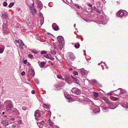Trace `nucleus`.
Segmentation results:
<instances>
[{"label": "nucleus", "instance_id": "obj_1", "mask_svg": "<svg viewBox=\"0 0 128 128\" xmlns=\"http://www.w3.org/2000/svg\"><path fill=\"white\" fill-rule=\"evenodd\" d=\"M7 25L4 23L2 25V31L3 33H4V35L5 34H9L10 32V31L7 27Z\"/></svg>", "mask_w": 128, "mask_h": 128}, {"label": "nucleus", "instance_id": "obj_2", "mask_svg": "<svg viewBox=\"0 0 128 128\" xmlns=\"http://www.w3.org/2000/svg\"><path fill=\"white\" fill-rule=\"evenodd\" d=\"M128 14V12L126 11L119 10L117 13L116 15L118 16L119 17H122L123 16H126Z\"/></svg>", "mask_w": 128, "mask_h": 128}, {"label": "nucleus", "instance_id": "obj_3", "mask_svg": "<svg viewBox=\"0 0 128 128\" xmlns=\"http://www.w3.org/2000/svg\"><path fill=\"white\" fill-rule=\"evenodd\" d=\"M34 116L36 119L37 121L40 119L41 114L38 110H36L35 112Z\"/></svg>", "mask_w": 128, "mask_h": 128}, {"label": "nucleus", "instance_id": "obj_4", "mask_svg": "<svg viewBox=\"0 0 128 128\" xmlns=\"http://www.w3.org/2000/svg\"><path fill=\"white\" fill-rule=\"evenodd\" d=\"M71 92L72 93H74L77 95L80 94L81 92L80 90L79 89L75 88H72Z\"/></svg>", "mask_w": 128, "mask_h": 128}, {"label": "nucleus", "instance_id": "obj_5", "mask_svg": "<svg viewBox=\"0 0 128 128\" xmlns=\"http://www.w3.org/2000/svg\"><path fill=\"white\" fill-rule=\"evenodd\" d=\"M68 58L72 60H74L76 58L74 54L71 52H68L67 54Z\"/></svg>", "mask_w": 128, "mask_h": 128}, {"label": "nucleus", "instance_id": "obj_6", "mask_svg": "<svg viewBox=\"0 0 128 128\" xmlns=\"http://www.w3.org/2000/svg\"><path fill=\"white\" fill-rule=\"evenodd\" d=\"M15 41L17 43L19 44V45L22 49H23L24 48L23 46H24V44L22 40H16Z\"/></svg>", "mask_w": 128, "mask_h": 128}, {"label": "nucleus", "instance_id": "obj_7", "mask_svg": "<svg viewBox=\"0 0 128 128\" xmlns=\"http://www.w3.org/2000/svg\"><path fill=\"white\" fill-rule=\"evenodd\" d=\"M93 111L94 113H97L100 112V110L99 107L98 106L93 107Z\"/></svg>", "mask_w": 128, "mask_h": 128}, {"label": "nucleus", "instance_id": "obj_8", "mask_svg": "<svg viewBox=\"0 0 128 128\" xmlns=\"http://www.w3.org/2000/svg\"><path fill=\"white\" fill-rule=\"evenodd\" d=\"M108 106L110 107V108L111 109H114L115 108L116 106L114 107V104L113 103H111L109 102L108 103Z\"/></svg>", "mask_w": 128, "mask_h": 128}, {"label": "nucleus", "instance_id": "obj_9", "mask_svg": "<svg viewBox=\"0 0 128 128\" xmlns=\"http://www.w3.org/2000/svg\"><path fill=\"white\" fill-rule=\"evenodd\" d=\"M57 40L58 42L61 43L62 41H64V39L62 36H59L57 37Z\"/></svg>", "mask_w": 128, "mask_h": 128}, {"label": "nucleus", "instance_id": "obj_10", "mask_svg": "<svg viewBox=\"0 0 128 128\" xmlns=\"http://www.w3.org/2000/svg\"><path fill=\"white\" fill-rule=\"evenodd\" d=\"M101 107L102 108L103 110L106 112H108L110 109L109 107H106L105 106H101Z\"/></svg>", "mask_w": 128, "mask_h": 128}, {"label": "nucleus", "instance_id": "obj_11", "mask_svg": "<svg viewBox=\"0 0 128 128\" xmlns=\"http://www.w3.org/2000/svg\"><path fill=\"white\" fill-rule=\"evenodd\" d=\"M12 106L13 105L12 103H10L8 104L6 106V110L7 111L10 110Z\"/></svg>", "mask_w": 128, "mask_h": 128}, {"label": "nucleus", "instance_id": "obj_12", "mask_svg": "<svg viewBox=\"0 0 128 128\" xmlns=\"http://www.w3.org/2000/svg\"><path fill=\"white\" fill-rule=\"evenodd\" d=\"M29 74L33 77L34 76L35 72L34 70L33 69H30L28 71Z\"/></svg>", "mask_w": 128, "mask_h": 128}, {"label": "nucleus", "instance_id": "obj_13", "mask_svg": "<svg viewBox=\"0 0 128 128\" xmlns=\"http://www.w3.org/2000/svg\"><path fill=\"white\" fill-rule=\"evenodd\" d=\"M52 27L53 29L55 30H58V27L55 23L52 24Z\"/></svg>", "mask_w": 128, "mask_h": 128}, {"label": "nucleus", "instance_id": "obj_14", "mask_svg": "<svg viewBox=\"0 0 128 128\" xmlns=\"http://www.w3.org/2000/svg\"><path fill=\"white\" fill-rule=\"evenodd\" d=\"M44 123V122L43 121L40 122L38 121L37 122V124L38 126L40 128H41L43 126V124Z\"/></svg>", "mask_w": 128, "mask_h": 128}, {"label": "nucleus", "instance_id": "obj_15", "mask_svg": "<svg viewBox=\"0 0 128 128\" xmlns=\"http://www.w3.org/2000/svg\"><path fill=\"white\" fill-rule=\"evenodd\" d=\"M4 126H6L8 125V120H6L2 121L1 122Z\"/></svg>", "mask_w": 128, "mask_h": 128}, {"label": "nucleus", "instance_id": "obj_16", "mask_svg": "<svg viewBox=\"0 0 128 128\" xmlns=\"http://www.w3.org/2000/svg\"><path fill=\"white\" fill-rule=\"evenodd\" d=\"M93 96L94 98V99L96 100H99L98 98V93L97 92H93Z\"/></svg>", "mask_w": 128, "mask_h": 128}, {"label": "nucleus", "instance_id": "obj_17", "mask_svg": "<svg viewBox=\"0 0 128 128\" xmlns=\"http://www.w3.org/2000/svg\"><path fill=\"white\" fill-rule=\"evenodd\" d=\"M2 17L4 18H7L8 17L7 12L5 11H4L2 12Z\"/></svg>", "mask_w": 128, "mask_h": 128}, {"label": "nucleus", "instance_id": "obj_18", "mask_svg": "<svg viewBox=\"0 0 128 128\" xmlns=\"http://www.w3.org/2000/svg\"><path fill=\"white\" fill-rule=\"evenodd\" d=\"M65 81L68 83L69 84H71V83H70L69 82L70 81V78L68 76H65Z\"/></svg>", "mask_w": 128, "mask_h": 128}, {"label": "nucleus", "instance_id": "obj_19", "mask_svg": "<svg viewBox=\"0 0 128 128\" xmlns=\"http://www.w3.org/2000/svg\"><path fill=\"white\" fill-rule=\"evenodd\" d=\"M72 78H73V80L74 81V82L78 84H80L79 81L76 78L73 77L72 76Z\"/></svg>", "mask_w": 128, "mask_h": 128}, {"label": "nucleus", "instance_id": "obj_20", "mask_svg": "<svg viewBox=\"0 0 128 128\" xmlns=\"http://www.w3.org/2000/svg\"><path fill=\"white\" fill-rule=\"evenodd\" d=\"M12 111L15 112L17 114H20L18 110L16 108H14L12 109Z\"/></svg>", "mask_w": 128, "mask_h": 128}, {"label": "nucleus", "instance_id": "obj_21", "mask_svg": "<svg viewBox=\"0 0 128 128\" xmlns=\"http://www.w3.org/2000/svg\"><path fill=\"white\" fill-rule=\"evenodd\" d=\"M103 100L105 101L106 103H108L109 102L108 99V98L104 96L103 98Z\"/></svg>", "mask_w": 128, "mask_h": 128}, {"label": "nucleus", "instance_id": "obj_22", "mask_svg": "<svg viewBox=\"0 0 128 128\" xmlns=\"http://www.w3.org/2000/svg\"><path fill=\"white\" fill-rule=\"evenodd\" d=\"M122 88H119L118 90H117L116 91L118 92V93L117 94H121L122 93Z\"/></svg>", "mask_w": 128, "mask_h": 128}, {"label": "nucleus", "instance_id": "obj_23", "mask_svg": "<svg viewBox=\"0 0 128 128\" xmlns=\"http://www.w3.org/2000/svg\"><path fill=\"white\" fill-rule=\"evenodd\" d=\"M48 123H49V125L53 127L54 126V124L53 123L51 120H49Z\"/></svg>", "mask_w": 128, "mask_h": 128}, {"label": "nucleus", "instance_id": "obj_24", "mask_svg": "<svg viewBox=\"0 0 128 128\" xmlns=\"http://www.w3.org/2000/svg\"><path fill=\"white\" fill-rule=\"evenodd\" d=\"M58 46V50H60L62 47V43H61V44L60 43V44Z\"/></svg>", "mask_w": 128, "mask_h": 128}, {"label": "nucleus", "instance_id": "obj_25", "mask_svg": "<svg viewBox=\"0 0 128 128\" xmlns=\"http://www.w3.org/2000/svg\"><path fill=\"white\" fill-rule=\"evenodd\" d=\"M44 57L48 59L50 58L51 56L50 54H47L45 55H44Z\"/></svg>", "mask_w": 128, "mask_h": 128}, {"label": "nucleus", "instance_id": "obj_26", "mask_svg": "<svg viewBox=\"0 0 128 128\" xmlns=\"http://www.w3.org/2000/svg\"><path fill=\"white\" fill-rule=\"evenodd\" d=\"M30 50L34 54H36L38 52V51L35 49L32 50L30 49Z\"/></svg>", "mask_w": 128, "mask_h": 128}, {"label": "nucleus", "instance_id": "obj_27", "mask_svg": "<svg viewBox=\"0 0 128 128\" xmlns=\"http://www.w3.org/2000/svg\"><path fill=\"white\" fill-rule=\"evenodd\" d=\"M45 63L44 62H42L40 63V67L41 68H43L44 67V66L45 65Z\"/></svg>", "mask_w": 128, "mask_h": 128}, {"label": "nucleus", "instance_id": "obj_28", "mask_svg": "<svg viewBox=\"0 0 128 128\" xmlns=\"http://www.w3.org/2000/svg\"><path fill=\"white\" fill-rule=\"evenodd\" d=\"M80 45L79 43L76 44L74 45V46L76 48H78L80 47Z\"/></svg>", "mask_w": 128, "mask_h": 128}, {"label": "nucleus", "instance_id": "obj_29", "mask_svg": "<svg viewBox=\"0 0 128 128\" xmlns=\"http://www.w3.org/2000/svg\"><path fill=\"white\" fill-rule=\"evenodd\" d=\"M34 3H33L31 5H30V10H32L34 8Z\"/></svg>", "mask_w": 128, "mask_h": 128}, {"label": "nucleus", "instance_id": "obj_30", "mask_svg": "<svg viewBox=\"0 0 128 128\" xmlns=\"http://www.w3.org/2000/svg\"><path fill=\"white\" fill-rule=\"evenodd\" d=\"M14 2H11L8 6V7L10 8H11L14 5Z\"/></svg>", "mask_w": 128, "mask_h": 128}, {"label": "nucleus", "instance_id": "obj_31", "mask_svg": "<svg viewBox=\"0 0 128 128\" xmlns=\"http://www.w3.org/2000/svg\"><path fill=\"white\" fill-rule=\"evenodd\" d=\"M62 84H60L58 86H56L55 87L56 88V89H59L62 86L61 85H62Z\"/></svg>", "mask_w": 128, "mask_h": 128}, {"label": "nucleus", "instance_id": "obj_32", "mask_svg": "<svg viewBox=\"0 0 128 128\" xmlns=\"http://www.w3.org/2000/svg\"><path fill=\"white\" fill-rule=\"evenodd\" d=\"M47 53V52L44 50H43L41 51L40 52V54H45Z\"/></svg>", "mask_w": 128, "mask_h": 128}, {"label": "nucleus", "instance_id": "obj_33", "mask_svg": "<svg viewBox=\"0 0 128 128\" xmlns=\"http://www.w3.org/2000/svg\"><path fill=\"white\" fill-rule=\"evenodd\" d=\"M33 10L32 11V13L33 15H34L36 13V10L35 8H34Z\"/></svg>", "mask_w": 128, "mask_h": 128}, {"label": "nucleus", "instance_id": "obj_34", "mask_svg": "<svg viewBox=\"0 0 128 128\" xmlns=\"http://www.w3.org/2000/svg\"><path fill=\"white\" fill-rule=\"evenodd\" d=\"M81 74L83 75H84L86 74V72L83 70L81 71Z\"/></svg>", "mask_w": 128, "mask_h": 128}, {"label": "nucleus", "instance_id": "obj_35", "mask_svg": "<svg viewBox=\"0 0 128 128\" xmlns=\"http://www.w3.org/2000/svg\"><path fill=\"white\" fill-rule=\"evenodd\" d=\"M51 52L52 54L54 55L56 53V51L54 50H51Z\"/></svg>", "mask_w": 128, "mask_h": 128}, {"label": "nucleus", "instance_id": "obj_36", "mask_svg": "<svg viewBox=\"0 0 128 128\" xmlns=\"http://www.w3.org/2000/svg\"><path fill=\"white\" fill-rule=\"evenodd\" d=\"M28 57L31 58H33L34 57L31 54H29L28 55Z\"/></svg>", "mask_w": 128, "mask_h": 128}, {"label": "nucleus", "instance_id": "obj_37", "mask_svg": "<svg viewBox=\"0 0 128 128\" xmlns=\"http://www.w3.org/2000/svg\"><path fill=\"white\" fill-rule=\"evenodd\" d=\"M40 17L41 18H42L43 19V20L44 21V18L43 16V14L42 13L40 12Z\"/></svg>", "mask_w": 128, "mask_h": 128}, {"label": "nucleus", "instance_id": "obj_38", "mask_svg": "<svg viewBox=\"0 0 128 128\" xmlns=\"http://www.w3.org/2000/svg\"><path fill=\"white\" fill-rule=\"evenodd\" d=\"M4 50V48H0V53H2Z\"/></svg>", "mask_w": 128, "mask_h": 128}, {"label": "nucleus", "instance_id": "obj_39", "mask_svg": "<svg viewBox=\"0 0 128 128\" xmlns=\"http://www.w3.org/2000/svg\"><path fill=\"white\" fill-rule=\"evenodd\" d=\"M44 105L46 106V108H50V106L49 105H47L46 104H44Z\"/></svg>", "mask_w": 128, "mask_h": 128}, {"label": "nucleus", "instance_id": "obj_40", "mask_svg": "<svg viewBox=\"0 0 128 128\" xmlns=\"http://www.w3.org/2000/svg\"><path fill=\"white\" fill-rule=\"evenodd\" d=\"M3 6H6L8 5L7 3L6 2H4L3 3Z\"/></svg>", "mask_w": 128, "mask_h": 128}, {"label": "nucleus", "instance_id": "obj_41", "mask_svg": "<svg viewBox=\"0 0 128 128\" xmlns=\"http://www.w3.org/2000/svg\"><path fill=\"white\" fill-rule=\"evenodd\" d=\"M57 78L58 79H60L62 80H64V78H62V77L61 76L59 75H58L57 76Z\"/></svg>", "mask_w": 128, "mask_h": 128}, {"label": "nucleus", "instance_id": "obj_42", "mask_svg": "<svg viewBox=\"0 0 128 128\" xmlns=\"http://www.w3.org/2000/svg\"><path fill=\"white\" fill-rule=\"evenodd\" d=\"M74 6H76L78 9H80V7L77 4H74Z\"/></svg>", "mask_w": 128, "mask_h": 128}, {"label": "nucleus", "instance_id": "obj_43", "mask_svg": "<svg viewBox=\"0 0 128 128\" xmlns=\"http://www.w3.org/2000/svg\"><path fill=\"white\" fill-rule=\"evenodd\" d=\"M73 74H74L75 75H77L78 74V72L76 71H74L73 72Z\"/></svg>", "mask_w": 128, "mask_h": 128}, {"label": "nucleus", "instance_id": "obj_44", "mask_svg": "<svg viewBox=\"0 0 128 128\" xmlns=\"http://www.w3.org/2000/svg\"><path fill=\"white\" fill-rule=\"evenodd\" d=\"M25 72L24 71H22L21 73V75L22 76H24L25 75Z\"/></svg>", "mask_w": 128, "mask_h": 128}, {"label": "nucleus", "instance_id": "obj_45", "mask_svg": "<svg viewBox=\"0 0 128 128\" xmlns=\"http://www.w3.org/2000/svg\"><path fill=\"white\" fill-rule=\"evenodd\" d=\"M22 109L23 110H26L27 109V108L25 106H23Z\"/></svg>", "mask_w": 128, "mask_h": 128}, {"label": "nucleus", "instance_id": "obj_46", "mask_svg": "<svg viewBox=\"0 0 128 128\" xmlns=\"http://www.w3.org/2000/svg\"><path fill=\"white\" fill-rule=\"evenodd\" d=\"M90 7H92V5L90 3H88L87 4Z\"/></svg>", "mask_w": 128, "mask_h": 128}, {"label": "nucleus", "instance_id": "obj_47", "mask_svg": "<svg viewBox=\"0 0 128 128\" xmlns=\"http://www.w3.org/2000/svg\"><path fill=\"white\" fill-rule=\"evenodd\" d=\"M27 63V61L26 60L24 61V64H26Z\"/></svg>", "mask_w": 128, "mask_h": 128}, {"label": "nucleus", "instance_id": "obj_48", "mask_svg": "<svg viewBox=\"0 0 128 128\" xmlns=\"http://www.w3.org/2000/svg\"><path fill=\"white\" fill-rule=\"evenodd\" d=\"M38 6L39 8H40V9H41L42 8V6L41 5H40V6Z\"/></svg>", "mask_w": 128, "mask_h": 128}, {"label": "nucleus", "instance_id": "obj_49", "mask_svg": "<svg viewBox=\"0 0 128 128\" xmlns=\"http://www.w3.org/2000/svg\"><path fill=\"white\" fill-rule=\"evenodd\" d=\"M33 94H34L35 93V91L34 90H32L31 92Z\"/></svg>", "mask_w": 128, "mask_h": 128}, {"label": "nucleus", "instance_id": "obj_50", "mask_svg": "<svg viewBox=\"0 0 128 128\" xmlns=\"http://www.w3.org/2000/svg\"><path fill=\"white\" fill-rule=\"evenodd\" d=\"M69 96H68V97L67 96H66V95H65V97L67 99H70V98H69Z\"/></svg>", "mask_w": 128, "mask_h": 128}, {"label": "nucleus", "instance_id": "obj_51", "mask_svg": "<svg viewBox=\"0 0 128 128\" xmlns=\"http://www.w3.org/2000/svg\"><path fill=\"white\" fill-rule=\"evenodd\" d=\"M97 11L99 14H100L101 13L100 11L98 10H97Z\"/></svg>", "mask_w": 128, "mask_h": 128}, {"label": "nucleus", "instance_id": "obj_52", "mask_svg": "<svg viewBox=\"0 0 128 128\" xmlns=\"http://www.w3.org/2000/svg\"><path fill=\"white\" fill-rule=\"evenodd\" d=\"M107 94L109 96H111L112 94L111 93H108Z\"/></svg>", "mask_w": 128, "mask_h": 128}, {"label": "nucleus", "instance_id": "obj_53", "mask_svg": "<svg viewBox=\"0 0 128 128\" xmlns=\"http://www.w3.org/2000/svg\"><path fill=\"white\" fill-rule=\"evenodd\" d=\"M54 49H57L58 50V48H57L56 46H54Z\"/></svg>", "mask_w": 128, "mask_h": 128}, {"label": "nucleus", "instance_id": "obj_54", "mask_svg": "<svg viewBox=\"0 0 128 128\" xmlns=\"http://www.w3.org/2000/svg\"><path fill=\"white\" fill-rule=\"evenodd\" d=\"M22 122V121L21 120L19 121L18 122V123L19 124H20Z\"/></svg>", "mask_w": 128, "mask_h": 128}, {"label": "nucleus", "instance_id": "obj_55", "mask_svg": "<svg viewBox=\"0 0 128 128\" xmlns=\"http://www.w3.org/2000/svg\"><path fill=\"white\" fill-rule=\"evenodd\" d=\"M48 113L50 114V116L51 115V112L49 110L48 111Z\"/></svg>", "mask_w": 128, "mask_h": 128}, {"label": "nucleus", "instance_id": "obj_56", "mask_svg": "<svg viewBox=\"0 0 128 128\" xmlns=\"http://www.w3.org/2000/svg\"><path fill=\"white\" fill-rule=\"evenodd\" d=\"M93 82L94 83H96V80H93Z\"/></svg>", "mask_w": 128, "mask_h": 128}, {"label": "nucleus", "instance_id": "obj_57", "mask_svg": "<svg viewBox=\"0 0 128 128\" xmlns=\"http://www.w3.org/2000/svg\"><path fill=\"white\" fill-rule=\"evenodd\" d=\"M126 108H128V102L126 104Z\"/></svg>", "mask_w": 128, "mask_h": 128}, {"label": "nucleus", "instance_id": "obj_58", "mask_svg": "<svg viewBox=\"0 0 128 128\" xmlns=\"http://www.w3.org/2000/svg\"><path fill=\"white\" fill-rule=\"evenodd\" d=\"M8 100H6V101L4 102V104H8Z\"/></svg>", "mask_w": 128, "mask_h": 128}, {"label": "nucleus", "instance_id": "obj_59", "mask_svg": "<svg viewBox=\"0 0 128 128\" xmlns=\"http://www.w3.org/2000/svg\"><path fill=\"white\" fill-rule=\"evenodd\" d=\"M10 120H15V118H11Z\"/></svg>", "mask_w": 128, "mask_h": 128}, {"label": "nucleus", "instance_id": "obj_60", "mask_svg": "<svg viewBox=\"0 0 128 128\" xmlns=\"http://www.w3.org/2000/svg\"><path fill=\"white\" fill-rule=\"evenodd\" d=\"M37 80V82H36L38 84L39 83L38 81L37 80Z\"/></svg>", "mask_w": 128, "mask_h": 128}, {"label": "nucleus", "instance_id": "obj_61", "mask_svg": "<svg viewBox=\"0 0 128 128\" xmlns=\"http://www.w3.org/2000/svg\"><path fill=\"white\" fill-rule=\"evenodd\" d=\"M5 113V112H2V114H4Z\"/></svg>", "mask_w": 128, "mask_h": 128}, {"label": "nucleus", "instance_id": "obj_62", "mask_svg": "<svg viewBox=\"0 0 128 128\" xmlns=\"http://www.w3.org/2000/svg\"><path fill=\"white\" fill-rule=\"evenodd\" d=\"M76 26V24H74V26L75 27Z\"/></svg>", "mask_w": 128, "mask_h": 128}, {"label": "nucleus", "instance_id": "obj_63", "mask_svg": "<svg viewBox=\"0 0 128 128\" xmlns=\"http://www.w3.org/2000/svg\"><path fill=\"white\" fill-rule=\"evenodd\" d=\"M1 106H2V105H1L0 103V108Z\"/></svg>", "mask_w": 128, "mask_h": 128}, {"label": "nucleus", "instance_id": "obj_64", "mask_svg": "<svg viewBox=\"0 0 128 128\" xmlns=\"http://www.w3.org/2000/svg\"><path fill=\"white\" fill-rule=\"evenodd\" d=\"M104 64H104V66H106V64H105V62H104Z\"/></svg>", "mask_w": 128, "mask_h": 128}]
</instances>
